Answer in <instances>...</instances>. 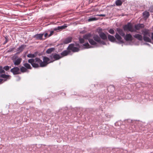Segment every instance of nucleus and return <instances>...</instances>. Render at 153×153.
Instances as JSON below:
<instances>
[{
    "instance_id": "nucleus-1",
    "label": "nucleus",
    "mask_w": 153,
    "mask_h": 153,
    "mask_svg": "<svg viewBox=\"0 0 153 153\" xmlns=\"http://www.w3.org/2000/svg\"><path fill=\"white\" fill-rule=\"evenodd\" d=\"M51 60L50 57L44 56L43 58V61L39 58H36L35 59H31L28 60V62L30 63L32 67L37 68L40 67H43L46 66L51 62H48Z\"/></svg>"
},
{
    "instance_id": "nucleus-2",
    "label": "nucleus",
    "mask_w": 153,
    "mask_h": 153,
    "mask_svg": "<svg viewBox=\"0 0 153 153\" xmlns=\"http://www.w3.org/2000/svg\"><path fill=\"white\" fill-rule=\"evenodd\" d=\"M92 35L91 33H89L84 35L83 37L85 39H88L89 43L95 46L96 47H99V45L93 39H90L92 37Z\"/></svg>"
},
{
    "instance_id": "nucleus-3",
    "label": "nucleus",
    "mask_w": 153,
    "mask_h": 153,
    "mask_svg": "<svg viewBox=\"0 0 153 153\" xmlns=\"http://www.w3.org/2000/svg\"><path fill=\"white\" fill-rule=\"evenodd\" d=\"M143 35V39L144 41L149 42H151V39L149 37H150V33L147 29H145L142 30Z\"/></svg>"
},
{
    "instance_id": "nucleus-4",
    "label": "nucleus",
    "mask_w": 153,
    "mask_h": 153,
    "mask_svg": "<svg viewBox=\"0 0 153 153\" xmlns=\"http://www.w3.org/2000/svg\"><path fill=\"white\" fill-rule=\"evenodd\" d=\"M123 29L124 31H129L131 32H135L136 30L134 29L131 23H128L126 25L123 26Z\"/></svg>"
},
{
    "instance_id": "nucleus-5",
    "label": "nucleus",
    "mask_w": 153,
    "mask_h": 153,
    "mask_svg": "<svg viewBox=\"0 0 153 153\" xmlns=\"http://www.w3.org/2000/svg\"><path fill=\"white\" fill-rule=\"evenodd\" d=\"M62 56H61L60 55L56 53H52L49 56V57L51 59L50 62H53L59 59Z\"/></svg>"
},
{
    "instance_id": "nucleus-6",
    "label": "nucleus",
    "mask_w": 153,
    "mask_h": 153,
    "mask_svg": "<svg viewBox=\"0 0 153 153\" xmlns=\"http://www.w3.org/2000/svg\"><path fill=\"white\" fill-rule=\"evenodd\" d=\"M93 38L94 39V41L95 42H97L98 43L102 44L103 45H106V43L104 41L102 40L101 39L100 37L97 35H95L94 36Z\"/></svg>"
},
{
    "instance_id": "nucleus-7",
    "label": "nucleus",
    "mask_w": 153,
    "mask_h": 153,
    "mask_svg": "<svg viewBox=\"0 0 153 153\" xmlns=\"http://www.w3.org/2000/svg\"><path fill=\"white\" fill-rule=\"evenodd\" d=\"M67 49L69 51H71L74 52H78L79 50V48L75 47L74 44H73L69 45L67 48Z\"/></svg>"
},
{
    "instance_id": "nucleus-8",
    "label": "nucleus",
    "mask_w": 153,
    "mask_h": 153,
    "mask_svg": "<svg viewBox=\"0 0 153 153\" xmlns=\"http://www.w3.org/2000/svg\"><path fill=\"white\" fill-rule=\"evenodd\" d=\"M10 71L14 75H17L21 74L20 72V69L18 67H14L11 69Z\"/></svg>"
},
{
    "instance_id": "nucleus-9",
    "label": "nucleus",
    "mask_w": 153,
    "mask_h": 153,
    "mask_svg": "<svg viewBox=\"0 0 153 153\" xmlns=\"http://www.w3.org/2000/svg\"><path fill=\"white\" fill-rule=\"evenodd\" d=\"M44 34L39 33L33 36V38H34L36 40H42V37L44 35Z\"/></svg>"
},
{
    "instance_id": "nucleus-10",
    "label": "nucleus",
    "mask_w": 153,
    "mask_h": 153,
    "mask_svg": "<svg viewBox=\"0 0 153 153\" xmlns=\"http://www.w3.org/2000/svg\"><path fill=\"white\" fill-rule=\"evenodd\" d=\"M124 39L126 41H131L133 39L132 36L130 34H127L124 36Z\"/></svg>"
},
{
    "instance_id": "nucleus-11",
    "label": "nucleus",
    "mask_w": 153,
    "mask_h": 153,
    "mask_svg": "<svg viewBox=\"0 0 153 153\" xmlns=\"http://www.w3.org/2000/svg\"><path fill=\"white\" fill-rule=\"evenodd\" d=\"M144 25L143 24H139L137 25H136L134 26V27L136 30H140L141 28H144Z\"/></svg>"
},
{
    "instance_id": "nucleus-12",
    "label": "nucleus",
    "mask_w": 153,
    "mask_h": 153,
    "mask_svg": "<svg viewBox=\"0 0 153 153\" xmlns=\"http://www.w3.org/2000/svg\"><path fill=\"white\" fill-rule=\"evenodd\" d=\"M0 77L3 78L4 81H6L10 79L11 76L10 75H6L5 74H2L0 75Z\"/></svg>"
},
{
    "instance_id": "nucleus-13",
    "label": "nucleus",
    "mask_w": 153,
    "mask_h": 153,
    "mask_svg": "<svg viewBox=\"0 0 153 153\" xmlns=\"http://www.w3.org/2000/svg\"><path fill=\"white\" fill-rule=\"evenodd\" d=\"M67 27V26L66 25V24H65L63 25L58 26L57 27L55 28L54 29V30L55 31L57 30H62L65 29Z\"/></svg>"
},
{
    "instance_id": "nucleus-14",
    "label": "nucleus",
    "mask_w": 153,
    "mask_h": 153,
    "mask_svg": "<svg viewBox=\"0 0 153 153\" xmlns=\"http://www.w3.org/2000/svg\"><path fill=\"white\" fill-rule=\"evenodd\" d=\"M115 36L116 38L119 41V42L120 43H123V41L122 40V37L120 36L118 33H116Z\"/></svg>"
},
{
    "instance_id": "nucleus-15",
    "label": "nucleus",
    "mask_w": 153,
    "mask_h": 153,
    "mask_svg": "<svg viewBox=\"0 0 153 153\" xmlns=\"http://www.w3.org/2000/svg\"><path fill=\"white\" fill-rule=\"evenodd\" d=\"M99 36L101 39L103 40H106L107 39V37L106 34L103 32L100 33L99 34Z\"/></svg>"
},
{
    "instance_id": "nucleus-16",
    "label": "nucleus",
    "mask_w": 153,
    "mask_h": 153,
    "mask_svg": "<svg viewBox=\"0 0 153 153\" xmlns=\"http://www.w3.org/2000/svg\"><path fill=\"white\" fill-rule=\"evenodd\" d=\"M22 59L19 58L17 59L15 61H13L14 64L15 65H19L22 61Z\"/></svg>"
},
{
    "instance_id": "nucleus-17",
    "label": "nucleus",
    "mask_w": 153,
    "mask_h": 153,
    "mask_svg": "<svg viewBox=\"0 0 153 153\" xmlns=\"http://www.w3.org/2000/svg\"><path fill=\"white\" fill-rule=\"evenodd\" d=\"M26 47V45H21L17 49V51H19L17 53H20L23 51V49Z\"/></svg>"
},
{
    "instance_id": "nucleus-18",
    "label": "nucleus",
    "mask_w": 153,
    "mask_h": 153,
    "mask_svg": "<svg viewBox=\"0 0 153 153\" xmlns=\"http://www.w3.org/2000/svg\"><path fill=\"white\" fill-rule=\"evenodd\" d=\"M134 37L140 41H142L143 37L140 34H136L133 36Z\"/></svg>"
},
{
    "instance_id": "nucleus-19",
    "label": "nucleus",
    "mask_w": 153,
    "mask_h": 153,
    "mask_svg": "<svg viewBox=\"0 0 153 153\" xmlns=\"http://www.w3.org/2000/svg\"><path fill=\"white\" fill-rule=\"evenodd\" d=\"M125 0H117L115 3L117 6H120L122 5L123 2H125Z\"/></svg>"
},
{
    "instance_id": "nucleus-20",
    "label": "nucleus",
    "mask_w": 153,
    "mask_h": 153,
    "mask_svg": "<svg viewBox=\"0 0 153 153\" xmlns=\"http://www.w3.org/2000/svg\"><path fill=\"white\" fill-rule=\"evenodd\" d=\"M108 40L111 42H114L116 40V39L114 37L110 34L108 35Z\"/></svg>"
},
{
    "instance_id": "nucleus-21",
    "label": "nucleus",
    "mask_w": 153,
    "mask_h": 153,
    "mask_svg": "<svg viewBox=\"0 0 153 153\" xmlns=\"http://www.w3.org/2000/svg\"><path fill=\"white\" fill-rule=\"evenodd\" d=\"M72 38L71 37H68L65 39L63 41L65 44H67L71 42Z\"/></svg>"
},
{
    "instance_id": "nucleus-22",
    "label": "nucleus",
    "mask_w": 153,
    "mask_h": 153,
    "mask_svg": "<svg viewBox=\"0 0 153 153\" xmlns=\"http://www.w3.org/2000/svg\"><path fill=\"white\" fill-rule=\"evenodd\" d=\"M117 31L119 34L123 37H124L125 36V33L123 32V30L120 28H117Z\"/></svg>"
},
{
    "instance_id": "nucleus-23",
    "label": "nucleus",
    "mask_w": 153,
    "mask_h": 153,
    "mask_svg": "<svg viewBox=\"0 0 153 153\" xmlns=\"http://www.w3.org/2000/svg\"><path fill=\"white\" fill-rule=\"evenodd\" d=\"M143 16L144 18L147 19L150 15L149 13L147 11H145L143 13Z\"/></svg>"
},
{
    "instance_id": "nucleus-24",
    "label": "nucleus",
    "mask_w": 153,
    "mask_h": 153,
    "mask_svg": "<svg viewBox=\"0 0 153 153\" xmlns=\"http://www.w3.org/2000/svg\"><path fill=\"white\" fill-rule=\"evenodd\" d=\"M70 51H68L64 50L61 53V55L63 56H67L70 53Z\"/></svg>"
},
{
    "instance_id": "nucleus-25",
    "label": "nucleus",
    "mask_w": 153,
    "mask_h": 153,
    "mask_svg": "<svg viewBox=\"0 0 153 153\" xmlns=\"http://www.w3.org/2000/svg\"><path fill=\"white\" fill-rule=\"evenodd\" d=\"M55 50L54 48H51L48 49L46 51V53L47 54H50L51 52L54 51Z\"/></svg>"
},
{
    "instance_id": "nucleus-26",
    "label": "nucleus",
    "mask_w": 153,
    "mask_h": 153,
    "mask_svg": "<svg viewBox=\"0 0 153 153\" xmlns=\"http://www.w3.org/2000/svg\"><path fill=\"white\" fill-rule=\"evenodd\" d=\"M23 65L26 68H27V69H32V67H31L30 64L28 63H25L23 64Z\"/></svg>"
},
{
    "instance_id": "nucleus-27",
    "label": "nucleus",
    "mask_w": 153,
    "mask_h": 153,
    "mask_svg": "<svg viewBox=\"0 0 153 153\" xmlns=\"http://www.w3.org/2000/svg\"><path fill=\"white\" fill-rule=\"evenodd\" d=\"M21 72L22 73H25L28 72L27 70L25 67L22 66L20 68Z\"/></svg>"
},
{
    "instance_id": "nucleus-28",
    "label": "nucleus",
    "mask_w": 153,
    "mask_h": 153,
    "mask_svg": "<svg viewBox=\"0 0 153 153\" xmlns=\"http://www.w3.org/2000/svg\"><path fill=\"white\" fill-rule=\"evenodd\" d=\"M98 19L96 17H92L89 18L88 21V22H91L94 21H95Z\"/></svg>"
},
{
    "instance_id": "nucleus-29",
    "label": "nucleus",
    "mask_w": 153,
    "mask_h": 153,
    "mask_svg": "<svg viewBox=\"0 0 153 153\" xmlns=\"http://www.w3.org/2000/svg\"><path fill=\"white\" fill-rule=\"evenodd\" d=\"M27 57L28 58H33L35 57V55L33 54L29 53L27 55Z\"/></svg>"
},
{
    "instance_id": "nucleus-30",
    "label": "nucleus",
    "mask_w": 153,
    "mask_h": 153,
    "mask_svg": "<svg viewBox=\"0 0 153 153\" xmlns=\"http://www.w3.org/2000/svg\"><path fill=\"white\" fill-rule=\"evenodd\" d=\"M11 68V66H9L7 65L3 67L4 70L6 71H7Z\"/></svg>"
},
{
    "instance_id": "nucleus-31",
    "label": "nucleus",
    "mask_w": 153,
    "mask_h": 153,
    "mask_svg": "<svg viewBox=\"0 0 153 153\" xmlns=\"http://www.w3.org/2000/svg\"><path fill=\"white\" fill-rule=\"evenodd\" d=\"M5 71L2 67L0 66V74L5 73Z\"/></svg>"
},
{
    "instance_id": "nucleus-32",
    "label": "nucleus",
    "mask_w": 153,
    "mask_h": 153,
    "mask_svg": "<svg viewBox=\"0 0 153 153\" xmlns=\"http://www.w3.org/2000/svg\"><path fill=\"white\" fill-rule=\"evenodd\" d=\"M111 88H112V90L113 91H114V90L115 88L113 85H111L109 86H108L107 88V89L108 90Z\"/></svg>"
},
{
    "instance_id": "nucleus-33",
    "label": "nucleus",
    "mask_w": 153,
    "mask_h": 153,
    "mask_svg": "<svg viewBox=\"0 0 153 153\" xmlns=\"http://www.w3.org/2000/svg\"><path fill=\"white\" fill-rule=\"evenodd\" d=\"M84 39H85L83 38H79V41L80 43L81 44L83 43L84 42Z\"/></svg>"
},
{
    "instance_id": "nucleus-34",
    "label": "nucleus",
    "mask_w": 153,
    "mask_h": 153,
    "mask_svg": "<svg viewBox=\"0 0 153 153\" xmlns=\"http://www.w3.org/2000/svg\"><path fill=\"white\" fill-rule=\"evenodd\" d=\"M108 32L111 34H114V31L112 29H110L108 30Z\"/></svg>"
},
{
    "instance_id": "nucleus-35",
    "label": "nucleus",
    "mask_w": 153,
    "mask_h": 153,
    "mask_svg": "<svg viewBox=\"0 0 153 153\" xmlns=\"http://www.w3.org/2000/svg\"><path fill=\"white\" fill-rule=\"evenodd\" d=\"M83 45L86 47V48H90V45L88 42L83 44Z\"/></svg>"
},
{
    "instance_id": "nucleus-36",
    "label": "nucleus",
    "mask_w": 153,
    "mask_h": 153,
    "mask_svg": "<svg viewBox=\"0 0 153 153\" xmlns=\"http://www.w3.org/2000/svg\"><path fill=\"white\" fill-rule=\"evenodd\" d=\"M149 10L151 12H153V5L150 7Z\"/></svg>"
},
{
    "instance_id": "nucleus-37",
    "label": "nucleus",
    "mask_w": 153,
    "mask_h": 153,
    "mask_svg": "<svg viewBox=\"0 0 153 153\" xmlns=\"http://www.w3.org/2000/svg\"><path fill=\"white\" fill-rule=\"evenodd\" d=\"M5 41H4V42L3 43V44L4 45L7 42H8V37L7 36H6L5 37Z\"/></svg>"
},
{
    "instance_id": "nucleus-38",
    "label": "nucleus",
    "mask_w": 153,
    "mask_h": 153,
    "mask_svg": "<svg viewBox=\"0 0 153 153\" xmlns=\"http://www.w3.org/2000/svg\"><path fill=\"white\" fill-rule=\"evenodd\" d=\"M105 116L108 118H111L113 117V115L108 114H106Z\"/></svg>"
},
{
    "instance_id": "nucleus-39",
    "label": "nucleus",
    "mask_w": 153,
    "mask_h": 153,
    "mask_svg": "<svg viewBox=\"0 0 153 153\" xmlns=\"http://www.w3.org/2000/svg\"><path fill=\"white\" fill-rule=\"evenodd\" d=\"M15 49V47L13 48H10V49H9V51H10V52H12V51H14V49Z\"/></svg>"
},
{
    "instance_id": "nucleus-40",
    "label": "nucleus",
    "mask_w": 153,
    "mask_h": 153,
    "mask_svg": "<svg viewBox=\"0 0 153 153\" xmlns=\"http://www.w3.org/2000/svg\"><path fill=\"white\" fill-rule=\"evenodd\" d=\"M53 33H54V31H51L49 35L48 36L50 37V36H51L52 35H53Z\"/></svg>"
},
{
    "instance_id": "nucleus-41",
    "label": "nucleus",
    "mask_w": 153,
    "mask_h": 153,
    "mask_svg": "<svg viewBox=\"0 0 153 153\" xmlns=\"http://www.w3.org/2000/svg\"><path fill=\"white\" fill-rule=\"evenodd\" d=\"M97 16H103V17H105V14H100L99 15H97Z\"/></svg>"
},
{
    "instance_id": "nucleus-42",
    "label": "nucleus",
    "mask_w": 153,
    "mask_h": 153,
    "mask_svg": "<svg viewBox=\"0 0 153 153\" xmlns=\"http://www.w3.org/2000/svg\"><path fill=\"white\" fill-rule=\"evenodd\" d=\"M48 34L47 33H45V34H44V36H45V37L46 38V37H47V36H48Z\"/></svg>"
},
{
    "instance_id": "nucleus-43",
    "label": "nucleus",
    "mask_w": 153,
    "mask_h": 153,
    "mask_svg": "<svg viewBox=\"0 0 153 153\" xmlns=\"http://www.w3.org/2000/svg\"><path fill=\"white\" fill-rule=\"evenodd\" d=\"M151 35H152L151 39L153 41V33H152Z\"/></svg>"
},
{
    "instance_id": "nucleus-44",
    "label": "nucleus",
    "mask_w": 153,
    "mask_h": 153,
    "mask_svg": "<svg viewBox=\"0 0 153 153\" xmlns=\"http://www.w3.org/2000/svg\"><path fill=\"white\" fill-rule=\"evenodd\" d=\"M3 79H0V83L1 82L3 81Z\"/></svg>"
},
{
    "instance_id": "nucleus-45",
    "label": "nucleus",
    "mask_w": 153,
    "mask_h": 153,
    "mask_svg": "<svg viewBox=\"0 0 153 153\" xmlns=\"http://www.w3.org/2000/svg\"><path fill=\"white\" fill-rule=\"evenodd\" d=\"M92 2V1H91V0H89V3H91V2Z\"/></svg>"
}]
</instances>
